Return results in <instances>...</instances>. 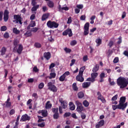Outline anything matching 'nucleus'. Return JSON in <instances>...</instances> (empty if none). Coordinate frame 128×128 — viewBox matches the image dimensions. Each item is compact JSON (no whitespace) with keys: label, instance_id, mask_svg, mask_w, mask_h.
Returning a JSON list of instances; mask_svg holds the SVG:
<instances>
[{"label":"nucleus","instance_id":"f704fd0d","mask_svg":"<svg viewBox=\"0 0 128 128\" xmlns=\"http://www.w3.org/2000/svg\"><path fill=\"white\" fill-rule=\"evenodd\" d=\"M60 106L62 108H63L64 110H66L68 108V104L66 102H64L63 103H61Z\"/></svg>","mask_w":128,"mask_h":128},{"label":"nucleus","instance_id":"8fccbe9b","mask_svg":"<svg viewBox=\"0 0 128 128\" xmlns=\"http://www.w3.org/2000/svg\"><path fill=\"white\" fill-rule=\"evenodd\" d=\"M118 95L116 94L112 98V102H114V100H118Z\"/></svg>","mask_w":128,"mask_h":128},{"label":"nucleus","instance_id":"412c9836","mask_svg":"<svg viewBox=\"0 0 128 128\" xmlns=\"http://www.w3.org/2000/svg\"><path fill=\"white\" fill-rule=\"evenodd\" d=\"M98 72H93L91 74V78L94 80V82L96 80V78H98Z\"/></svg>","mask_w":128,"mask_h":128},{"label":"nucleus","instance_id":"2f4dec72","mask_svg":"<svg viewBox=\"0 0 128 128\" xmlns=\"http://www.w3.org/2000/svg\"><path fill=\"white\" fill-rule=\"evenodd\" d=\"M42 114L44 118L48 116V110H42Z\"/></svg>","mask_w":128,"mask_h":128},{"label":"nucleus","instance_id":"4468645a","mask_svg":"<svg viewBox=\"0 0 128 128\" xmlns=\"http://www.w3.org/2000/svg\"><path fill=\"white\" fill-rule=\"evenodd\" d=\"M44 58H46L47 60H50V58L52 56L50 54V52H45L44 54Z\"/></svg>","mask_w":128,"mask_h":128},{"label":"nucleus","instance_id":"6ab92c4d","mask_svg":"<svg viewBox=\"0 0 128 128\" xmlns=\"http://www.w3.org/2000/svg\"><path fill=\"white\" fill-rule=\"evenodd\" d=\"M90 86V82H84L82 83V86L84 88H88Z\"/></svg>","mask_w":128,"mask_h":128},{"label":"nucleus","instance_id":"5fc2aeb1","mask_svg":"<svg viewBox=\"0 0 128 128\" xmlns=\"http://www.w3.org/2000/svg\"><path fill=\"white\" fill-rule=\"evenodd\" d=\"M108 46H109L110 48H112V46H114V41L113 40H110Z\"/></svg>","mask_w":128,"mask_h":128},{"label":"nucleus","instance_id":"aec40b11","mask_svg":"<svg viewBox=\"0 0 128 128\" xmlns=\"http://www.w3.org/2000/svg\"><path fill=\"white\" fill-rule=\"evenodd\" d=\"M100 70V64H96L95 65V66L93 68L92 72H96Z\"/></svg>","mask_w":128,"mask_h":128},{"label":"nucleus","instance_id":"4d7b16f0","mask_svg":"<svg viewBox=\"0 0 128 128\" xmlns=\"http://www.w3.org/2000/svg\"><path fill=\"white\" fill-rule=\"evenodd\" d=\"M113 62L114 64H118V57H116L114 60Z\"/></svg>","mask_w":128,"mask_h":128},{"label":"nucleus","instance_id":"bb28decb","mask_svg":"<svg viewBox=\"0 0 128 128\" xmlns=\"http://www.w3.org/2000/svg\"><path fill=\"white\" fill-rule=\"evenodd\" d=\"M58 10L60 12H62V10H68V6L62 8V6L60 5H59Z\"/></svg>","mask_w":128,"mask_h":128},{"label":"nucleus","instance_id":"9d476101","mask_svg":"<svg viewBox=\"0 0 128 128\" xmlns=\"http://www.w3.org/2000/svg\"><path fill=\"white\" fill-rule=\"evenodd\" d=\"M10 12L7 10H6L4 12V20L5 22H6L8 20V14Z\"/></svg>","mask_w":128,"mask_h":128},{"label":"nucleus","instance_id":"de8ad7c7","mask_svg":"<svg viewBox=\"0 0 128 128\" xmlns=\"http://www.w3.org/2000/svg\"><path fill=\"white\" fill-rule=\"evenodd\" d=\"M64 118H68V116H70V112H66L64 114Z\"/></svg>","mask_w":128,"mask_h":128},{"label":"nucleus","instance_id":"3c124183","mask_svg":"<svg viewBox=\"0 0 128 128\" xmlns=\"http://www.w3.org/2000/svg\"><path fill=\"white\" fill-rule=\"evenodd\" d=\"M81 118L82 120H85L86 118V114L84 112L81 113Z\"/></svg>","mask_w":128,"mask_h":128},{"label":"nucleus","instance_id":"a878e982","mask_svg":"<svg viewBox=\"0 0 128 128\" xmlns=\"http://www.w3.org/2000/svg\"><path fill=\"white\" fill-rule=\"evenodd\" d=\"M47 5L49 8H52L54 6V4L52 1L50 0L47 2Z\"/></svg>","mask_w":128,"mask_h":128},{"label":"nucleus","instance_id":"37998d69","mask_svg":"<svg viewBox=\"0 0 128 128\" xmlns=\"http://www.w3.org/2000/svg\"><path fill=\"white\" fill-rule=\"evenodd\" d=\"M8 30V28H6V26H1L0 28V30L1 32H6Z\"/></svg>","mask_w":128,"mask_h":128},{"label":"nucleus","instance_id":"f8f14e48","mask_svg":"<svg viewBox=\"0 0 128 128\" xmlns=\"http://www.w3.org/2000/svg\"><path fill=\"white\" fill-rule=\"evenodd\" d=\"M23 50H24V46L22 44H18V48L16 50V52H18V54H21Z\"/></svg>","mask_w":128,"mask_h":128},{"label":"nucleus","instance_id":"0e129e2a","mask_svg":"<svg viewBox=\"0 0 128 128\" xmlns=\"http://www.w3.org/2000/svg\"><path fill=\"white\" fill-rule=\"evenodd\" d=\"M42 12H46V10H48V7H46V6H44L42 8Z\"/></svg>","mask_w":128,"mask_h":128},{"label":"nucleus","instance_id":"b1692460","mask_svg":"<svg viewBox=\"0 0 128 128\" xmlns=\"http://www.w3.org/2000/svg\"><path fill=\"white\" fill-rule=\"evenodd\" d=\"M50 16V13L44 14L42 16V20H46L47 18H48Z\"/></svg>","mask_w":128,"mask_h":128},{"label":"nucleus","instance_id":"0eeeda50","mask_svg":"<svg viewBox=\"0 0 128 128\" xmlns=\"http://www.w3.org/2000/svg\"><path fill=\"white\" fill-rule=\"evenodd\" d=\"M128 106V102L126 103H119L118 105V110H124Z\"/></svg>","mask_w":128,"mask_h":128},{"label":"nucleus","instance_id":"423d86ee","mask_svg":"<svg viewBox=\"0 0 128 128\" xmlns=\"http://www.w3.org/2000/svg\"><path fill=\"white\" fill-rule=\"evenodd\" d=\"M14 18L16 20V24L20 23V24H22V16L19 14H14Z\"/></svg>","mask_w":128,"mask_h":128},{"label":"nucleus","instance_id":"69168bd1","mask_svg":"<svg viewBox=\"0 0 128 128\" xmlns=\"http://www.w3.org/2000/svg\"><path fill=\"white\" fill-rule=\"evenodd\" d=\"M126 12H123L122 16V20H124V18H126Z\"/></svg>","mask_w":128,"mask_h":128},{"label":"nucleus","instance_id":"c9c22d12","mask_svg":"<svg viewBox=\"0 0 128 128\" xmlns=\"http://www.w3.org/2000/svg\"><path fill=\"white\" fill-rule=\"evenodd\" d=\"M38 8H40V5H36V6H34L32 8V12H36Z\"/></svg>","mask_w":128,"mask_h":128},{"label":"nucleus","instance_id":"f3484780","mask_svg":"<svg viewBox=\"0 0 128 128\" xmlns=\"http://www.w3.org/2000/svg\"><path fill=\"white\" fill-rule=\"evenodd\" d=\"M52 104H50V101H48L46 104L45 108L46 110H50L52 108Z\"/></svg>","mask_w":128,"mask_h":128},{"label":"nucleus","instance_id":"2eb2a0df","mask_svg":"<svg viewBox=\"0 0 128 128\" xmlns=\"http://www.w3.org/2000/svg\"><path fill=\"white\" fill-rule=\"evenodd\" d=\"M76 80L78 82H82L84 80V78L82 76L78 75L76 76Z\"/></svg>","mask_w":128,"mask_h":128},{"label":"nucleus","instance_id":"7ed1b4c3","mask_svg":"<svg viewBox=\"0 0 128 128\" xmlns=\"http://www.w3.org/2000/svg\"><path fill=\"white\" fill-rule=\"evenodd\" d=\"M52 112H53V118L54 120H58L60 118V113H58V108H52Z\"/></svg>","mask_w":128,"mask_h":128},{"label":"nucleus","instance_id":"393cba45","mask_svg":"<svg viewBox=\"0 0 128 128\" xmlns=\"http://www.w3.org/2000/svg\"><path fill=\"white\" fill-rule=\"evenodd\" d=\"M72 90H74V92H78V86H76V82H74L72 84Z\"/></svg>","mask_w":128,"mask_h":128},{"label":"nucleus","instance_id":"39448f33","mask_svg":"<svg viewBox=\"0 0 128 128\" xmlns=\"http://www.w3.org/2000/svg\"><path fill=\"white\" fill-rule=\"evenodd\" d=\"M48 90H51L53 92H58V88L56 86L52 84V82H49L48 83Z\"/></svg>","mask_w":128,"mask_h":128},{"label":"nucleus","instance_id":"774afa93","mask_svg":"<svg viewBox=\"0 0 128 128\" xmlns=\"http://www.w3.org/2000/svg\"><path fill=\"white\" fill-rule=\"evenodd\" d=\"M14 112H16L14 111V110L12 109L10 112V114L11 116H12V114H14Z\"/></svg>","mask_w":128,"mask_h":128},{"label":"nucleus","instance_id":"c85d7f7f","mask_svg":"<svg viewBox=\"0 0 128 128\" xmlns=\"http://www.w3.org/2000/svg\"><path fill=\"white\" fill-rule=\"evenodd\" d=\"M12 32L15 34H20V30H18V28H14L12 30Z\"/></svg>","mask_w":128,"mask_h":128},{"label":"nucleus","instance_id":"bf43d9fd","mask_svg":"<svg viewBox=\"0 0 128 128\" xmlns=\"http://www.w3.org/2000/svg\"><path fill=\"white\" fill-rule=\"evenodd\" d=\"M76 8H78L79 10H82V9L84 8V5H82V4L77 5Z\"/></svg>","mask_w":128,"mask_h":128},{"label":"nucleus","instance_id":"e2e57ef3","mask_svg":"<svg viewBox=\"0 0 128 128\" xmlns=\"http://www.w3.org/2000/svg\"><path fill=\"white\" fill-rule=\"evenodd\" d=\"M86 81L87 82H94V80H93V78L91 77V78H88L86 79Z\"/></svg>","mask_w":128,"mask_h":128},{"label":"nucleus","instance_id":"f03ea898","mask_svg":"<svg viewBox=\"0 0 128 128\" xmlns=\"http://www.w3.org/2000/svg\"><path fill=\"white\" fill-rule=\"evenodd\" d=\"M46 26L49 28H58L60 24L54 21L48 20L47 22Z\"/></svg>","mask_w":128,"mask_h":128},{"label":"nucleus","instance_id":"ddd939ff","mask_svg":"<svg viewBox=\"0 0 128 128\" xmlns=\"http://www.w3.org/2000/svg\"><path fill=\"white\" fill-rule=\"evenodd\" d=\"M104 124V120H102L98 122V124H96V128H102V126Z\"/></svg>","mask_w":128,"mask_h":128},{"label":"nucleus","instance_id":"c756f323","mask_svg":"<svg viewBox=\"0 0 128 128\" xmlns=\"http://www.w3.org/2000/svg\"><path fill=\"white\" fill-rule=\"evenodd\" d=\"M78 98H82L84 96V94L82 92H78Z\"/></svg>","mask_w":128,"mask_h":128},{"label":"nucleus","instance_id":"473e14b6","mask_svg":"<svg viewBox=\"0 0 128 128\" xmlns=\"http://www.w3.org/2000/svg\"><path fill=\"white\" fill-rule=\"evenodd\" d=\"M96 44H97L96 46H100V45L102 44V39L98 38L96 40Z\"/></svg>","mask_w":128,"mask_h":128},{"label":"nucleus","instance_id":"4be33fe9","mask_svg":"<svg viewBox=\"0 0 128 128\" xmlns=\"http://www.w3.org/2000/svg\"><path fill=\"white\" fill-rule=\"evenodd\" d=\"M69 106L70 110H74L76 109V106H74V102H70Z\"/></svg>","mask_w":128,"mask_h":128},{"label":"nucleus","instance_id":"09e8293b","mask_svg":"<svg viewBox=\"0 0 128 128\" xmlns=\"http://www.w3.org/2000/svg\"><path fill=\"white\" fill-rule=\"evenodd\" d=\"M38 126L40 127V128H44V126H46V123H44V122H42L41 124H38Z\"/></svg>","mask_w":128,"mask_h":128},{"label":"nucleus","instance_id":"ea45409f","mask_svg":"<svg viewBox=\"0 0 128 128\" xmlns=\"http://www.w3.org/2000/svg\"><path fill=\"white\" fill-rule=\"evenodd\" d=\"M34 46L37 48H42V44L38 42H36L34 44Z\"/></svg>","mask_w":128,"mask_h":128},{"label":"nucleus","instance_id":"1a4fd4ad","mask_svg":"<svg viewBox=\"0 0 128 128\" xmlns=\"http://www.w3.org/2000/svg\"><path fill=\"white\" fill-rule=\"evenodd\" d=\"M30 117L28 116L27 114H24L22 116L20 122H26V120H30Z\"/></svg>","mask_w":128,"mask_h":128},{"label":"nucleus","instance_id":"603ef678","mask_svg":"<svg viewBox=\"0 0 128 128\" xmlns=\"http://www.w3.org/2000/svg\"><path fill=\"white\" fill-rule=\"evenodd\" d=\"M4 38H10V34H8V32H5V34L4 35Z\"/></svg>","mask_w":128,"mask_h":128},{"label":"nucleus","instance_id":"6e6d98bb","mask_svg":"<svg viewBox=\"0 0 128 128\" xmlns=\"http://www.w3.org/2000/svg\"><path fill=\"white\" fill-rule=\"evenodd\" d=\"M38 67L36 66H34L33 68V72H38Z\"/></svg>","mask_w":128,"mask_h":128},{"label":"nucleus","instance_id":"e433bc0d","mask_svg":"<svg viewBox=\"0 0 128 128\" xmlns=\"http://www.w3.org/2000/svg\"><path fill=\"white\" fill-rule=\"evenodd\" d=\"M126 97L124 96H122L120 98V100L119 101V102L120 103H121V104H124L125 102H126Z\"/></svg>","mask_w":128,"mask_h":128},{"label":"nucleus","instance_id":"052dcab7","mask_svg":"<svg viewBox=\"0 0 128 128\" xmlns=\"http://www.w3.org/2000/svg\"><path fill=\"white\" fill-rule=\"evenodd\" d=\"M35 18H36V15L34 14H32V15H31L30 17V20H34Z\"/></svg>","mask_w":128,"mask_h":128},{"label":"nucleus","instance_id":"680f3d73","mask_svg":"<svg viewBox=\"0 0 128 128\" xmlns=\"http://www.w3.org/2000/svg\"><path fill=\"white\" fill-rule=\"evenodd\" d=\"M72 17L70 16L68 18V21H67V24H72Z\"/></svg>","mask_w":128,"mask_h":128},{"label":"nucleus","instance_id":"9b49d317","mask_svg":"<svg viewBox=\"0 0 128 128\" xmlns=\"http://www.w3.org/2000/svg\"><path fill=\"white\" fill-rule=\"evenodd\" d=\"M20 44V40L18 39H14L13 42V44L14 46V50H16V48H18V46Z\"/></svg>","mask_w":128,"mask_h":128},{"label":"nucleus","instance_id":"58836bf2","mask_svg":"<svg viewBox=\"0 0 128 128\" xmlns=\"http://www.w3.org/2000/svg\"><path fill=\"white\" fill-rule=\"evenodd\" d=\"M84 30H90V23L86 22L84 26Z\"/></svg>","mask_w":128,"mask_h":128},{"label":"nucleus","instance_id":"7c9ffc66","mask_svg":"<svg viewBox=\"0 0 128 128\" xmlns=\"http://www.w3.org/2000/svg\"><path fill=\"white\" fill-rule=\"evenodd\" d=\"M24 36L27 37L32 36V31L30 30L26 31V32L24 34Z\"/></svg>","mask_w":128,"mask_h":128},{"label":"nucleus","instance_id":"20e7f679","mask_svg":"<svg viewBox=\"0 0 128 128\" xmlns=\"http://www.w3.org/2000/svg\"><path fill=\"white\" fill-rule=\"evenodd\" d=\"M76 105L77 106L76 110L79 114L85 110L84 107L82 106V104L80 102L76 101Z\"/></svg>","mask_w":128,"mask_h":128},{"label":"nucleus","instance_id":"72a5a7b5","mask_svg":"<svg viewBox=\"0 0 128 128\" xmlns=\"http://www.w3.org/2000/svg\"><path fill=\"white\" fill-rule=\"evenodd\" d=\"M82 104H83V106H84L85 108H88V106H90V102H88V100H84Z\"/></svg>","mask_w":128,"mask_h":128},{"label":"nucleus","instance_id":"13d9d810","mask_svg":"<svg viewBox=\"0 0 128 128\" xmlns=\"http://www.w3.org/2000/svg\"><path fill=\"white\" fill-rule=\"evenodd\" d=\"M38 30V28H34L32 29V32H36Z\"/></svg>","mask_w":128,"mask_h":128},{"label":"nucleus","instance_id":"a18cd8bd","mask_svg":"<svg viewBox=\"0 0 128 128\" xmlns=\"http://www.w3.org/2000/svg\"><path fill=\"white\" fill-rule=\"evenodd\" d=\"M88 34H90L89 30L84 29V36H88Z\"/></svg>","mask_w":128,"mask_h":128},{"label":"nucleus","instance_id":"a19ab883","mask_svg":"<svg viewBox=\"0 0 128 128\" xmlns=\"http://www.w3.org/2000/svg\"><path fill=\"white\" fill-rule=\"evenodd\" d=\"M66 76L63 74L60 77L59 80L60 82H64V80H66Z\"/></svg>","mask_w":128,"mask_h":128},{"label":"nucleus","instance_id":"a211bd4d","mask_svg":"<svg viewBox=\"0 0 128 128\" xmlns=\"http://www.w3.org/2000/svg\"><path fill=\"white\" fill-rule=\"evenodd\" d=\"M56 76V72H51L50 73V76H47L46 78H48L49 80H52V78H55Z\"/></svg>","mask_w":128,"mask_h":128},{"label":"nucleus","instance_id":"5701e85b","mask_svg":"<svg viewBox=\"0 0 128 128\" xmlns=\"http://www.w3.org/2000/svg\"><path fill=\"white\" fill-rule=\"evenodd\" d=\"M98 100H101V102L103 104H104V102H106V99L104 98V96H102V95H101L100 96H98Z\"/></svg>","mask_w":128,"mask_h":128},{"label":"nucleus","instance_id":"cd10ccee","mask_svg":"<svg viewBox=\"0 0 128 128\" xmlns=\"http://www.w3.org/2000/svg\"><path fill=\"white\" fill-rule=\"evenodd\" d=\"M6 48L4 46L2 47L1 50H0V55L1 56H4L6 54Z\"/></svg>","mask_w":128,"mask_h":128},{"label":"nucleus","instance_id":"338daca9","mask_svg":"<svg viewBox=\"0 0 128 128\" xmlns=\"http://www.w3.org/2000/svg\"><path fill=\"white\" fill-rule=\"evenodd\" d=\"M32 96L33 98H34L37 99L38 98V94L36 93H34L32 94Z\"/></svg>","mask_w":128,"mask_h":128},{"label":"nucleus","instance_id":"dca6fc26","mask_svg":"<svg viewBox=\"0 0 128 128\" xmlns=\"http://www.w3.org/2000/svg\"><path fill=\"white\" fill-rule=\"evenodd\" d=\"M10 97H8L6 101L5 102L6 104V108H10L12 106V102L10 101Z\"/></svg>","mask_w":128,"mask_h":128},{"label":"nucleus","instance_id":"79ce46f5","mask_svg":"<svg viewBox=\"0 0 128 128\" xmlns=\"http://www.w3.org/2000/svg\"><path fill=\"white\" fill-rule=\"evenodd\" d=\"M78 44V42L76 41V40H73L70 42V44L72 46H76Z\"/></svg>","mask_w":128,"mask_h":128},{"label":"nucleus","instance_id":"f257e3e1","mask_svg":"<svg viewBox=\"0 0 128 128\" xmlns=\"http://www.w3.org/2000/svg\"><path fill=\"white\" fill-rule=\"evenodd\" d=\"M116 83L120 88H125L128 85V80L125 78L119 77L117 79Z\"/></svg>","mask_w":128,"mask_h":128},{"label":"nucleus","instance_id":"864d4df0","mask_svg":"<svg viewBox=\"0 0 128 128\" xmlns=\"http://www.w3.org/2000/svg\"><path fill=\"white\" fill-rule=\"evenodd\" d=\"M30 25L31 26V28H34V26H36V22L32 21Z\"/></svg>","mask_w":128,"mask_h":128},{"label":"nucleus","instance_id":"c03bdc74","mask_svg":"<svg viewBox=\"0 0 128 128\" xmlns=\"http://www.w3.org/2000/svg\"><path fill=\"white\" fill-rule=\"evenodd\" d=\"M38 122H44V120L42 119V116H38Z\"/></svg>","mask_w":128,"mask_h":128},{"label":"nucleus","instance_id":"49530a36","mask_svg":"<svg viewBox=\"0 0 128 128\" xmlns=\"http://www.w3.org/2000/svg\"><path fill=\"white\" fill-rule=\"evenodd\" d=\"M44 86V82H41L38 85V88H40V90H42V88Z\"/></svg>","mask_w":128,"mask_h":128},{"label":"nucleus","instance_id":"6e6552de","mask_svg":"<svg viewBox=\"0 0 128 128\" xmlns=\"http://www.w3.org/2000/svg\"><path fill=\"white\" fill-rule=\"evenodd\" d=\"M62 34L63 36H68H68L70 37L72 36V29L68 28L62 32Z\"/></svg>","mask_w":128,"mask_h":128},{"label":"nucleus","instance_id":"4c0bfd02","mask_svg":"<svg viewBox=\"0 0 128 128\" xmlns=\"http://www.w3.org/2000/svg\"><path fill=\"white\" fill-rule=\"evenodd\" d=\"M64 50L66 52V54H70V52H72V49L70 48H65Z\"/></svg>","mask_w":128,"mask_h":128}]
</instances>
